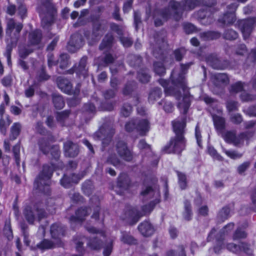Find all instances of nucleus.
<instances>
[{
    "instance_id": "37998d69",
    "label": "nucleus",
    "mask_w": 256,
    "mask_h": 256,
    "mask_svg": "<svg viewBox=\"0 0 256 256\" xmlns=\"http://www.w3.org/2000/svg\"><path fill=\"white\" fill-rule=\"evenodd\" d=\"M4 230L8 238V240L12 239V234L9 222H6V224Z\"/></svg>"
},
{
    "instance_id": "f03ea898",
    "label": "nucleus",
    "mask_w": 256,
    "mask_h": 256,
    "mask_svg": "<svg viewBox=\"0 0 256 256\" xmlns=\"http://www.w3.org/2000/svg\"><path fill=\"white\" fill-rule=\"evenodd\" d=\"M141 197L145 198H152L150 200L148 206H145L142 208V211L139 212L136 208H134L128 212V220L130 224H136L139 218L142 216L150 212L153 206L156 204L160 202V192L157 189H152L150 187H147L141 192Z\"/></svg>"
},
{
    "instance_id": "a878e982",
    "label": "nucleus",
    "mask_w": 256,
    "mask_h": 256,
    "mask_svg": "<svg viewBox=\"0 0 256 256\" xmlns=\"http://www.w3.org/2000/svg\"><path fill=\"white\" fill-rule=\"evenodd\" d=\"M113 38L111 34L107 35L103 40L100 48L101 50L110 47L112 42Z\"/></svg>"
},
{
    "instance_id": "13d9d810",
    "label": "nucleus",
    "mask_w": 256,
    "mask_h": 256,
    "mask_svg": "<svg viewBox=\"0 0 256 256\" xmlns=\"http://www.w3.org/2000/svg\"><path fill=\"white\" fill-rule=\"evenodd\" d=\"M120 41L123 46L125 47H128L132 44V41L130 38H121Z\"/></svg>"
},
{
    "instance_id": "e433bc0d",
    "label": "nucleus",
    "mask_w": 256,
    "mask_h": 256,
    "mask_svg": "<svg viewBox=\"0 0 256 256\" xmlns=\"http://www.w3.org/2000/svg\"><path fill=\"white\" fill-rule=\"evenodd\" d=\"M20 146L19 144L16 145L13 148V152L18 165L20 164Z\"/></svg>"
},
{
    "instance_id": "bb28decb",
    "label": "nucleus",
    "mask_w": 256,
    "mask_h": 256,
    "mask_svg": "<svg viewBox=\"0 0 256 256\" xmlns=\"http://www.w3.org/2000/svg\"><path fill=\"white\" fill-rule=\"evenodd\" d=\"M162 94L160 89L156 88L152 90L150 94L148 100L150 102H153L157 98H159Z\"/></svg>"
},
{
    "instance_id": "864d4df0",
    "label": "nucleus",
    "mask_w": 256,
    "mask_h": 256,
    "mask_svg": "<svg viewBox=\"0 0 256 256\" xmlns=\"http://www.w3.org/2000/svg\"><path fill=\"white\" fill-rule=\"evenodd\" d=\"M108 162L113 164L115 166H118L120 164V161L117 159L115 158V156H110L108 160Z\"/></svg>"
},
{
    "instance_id": "f8f14e48",
    "label": "nucleus",
    "mask_w": 256,
    "mask_h": 256,
    "mask_svg": "<svg viewBox=\"0 0 256 256\" xmlns=\"http://www.w3.org/2000/svg\"><path fill=\"white\" fill-rule=\"evenodd\" d=\"M117 151L121 158L126 161H130L132 158L131 152L128 150L123 142H120L117 145Z\"/></svg>"
},
{
    "instance_id": "c85d7f7f",
    "label": "nucleus",
    "mask_w": 256,
    "mask_h": 256,
    "mask_svg": "<svg viewBox=\"0 0 256 256\" xmlns=\"http://www.w3.org/2000/svg\"><path fill=\"white\" fill-rule=\"evenodd\" d=\"M24 214L27 220L30 223H32L34 220L33 212L30 207H27L24 210Z\"/></svg>"
},
{
    "instance_id": "a19ab883",
    "label": "nucleus",
    "mask_w": 256,
    "mask_h": 256,
    "mask_svg": "<svg viewBox=\"0 0 256 256\" xmlns=\"http://www.w3.org/2000/svg\"><path fill=\"white\" fill-rule=\"evenodd\" d=\"M138 78L142 82H147L149 81L150 77L146 72H139Z\"/></svg>"
},
{
    "instance_id": "c03bdc74",
    "label": "nucleus",
    "mask_w": 256,
    "mask_h": 256,
    "mask_svg": "<svg viewBox=\"0 0 256 256\" xmlns=\"http://www.w3.org/2000/svg\"><path fill=\"white\" fill-rule=\"evenodd\" d=\"M195 136L196 139V142L198 146L200 147L202 146L201 142V134L198 126H196L195 130Z\"/></svg>"
},
{
    "instance_id": "393cba45",
    "label": "nucleus",
    "mask_w": 256,
    "mask_h": 256,
    "mask_svg": "<svg viewBox=\"0 0 256 256\" xmlns=\"http://www.w3.org/2000/svg\"><path fill=\"white\" fill-rule=\"evenodd\" d=\"M52 100L54 105L56 108L61 109L64 106V101L60 95L54 94L53 95Z\"/></svg>"
},
{
    "instance_id": "4be33fe9",
    "label": "nucleus",
    "mask_w": 256,
    "mask_h": 256,
    "mask_svg": "<svg viewBox=\"0 0 256 256\" xmlns=\"http://www.w3.org/2000/svg\"><path fill=\"white\" fill-rule=\"evenodd\" d=\"M42 38V33L40 30H36L30 34V42L32 45H36L39 43Z\"/></svg>"
},
{
    "instance_id": "7ed1b4c3",
    "label": "nucleus",
    "mask_w": 256,
    "mask_h": 256,
    "mask_svg": "<svg viewBox=\"0 0 256 256\" xmlns=\"http://www.w3.org/2000/svg\"><path fill=\"white\" fill-rule=\"evenodd\" d=\"M213 120L216 128L218 132L222 136L224 140L227 142L232 143L234 145H238L242 143L244 140H246L250 136L245 133H242L238 136H236L234 132H224L225 126V121L224 119L218 116H213Z\"/></svg>"
},
{
    "instance_id": "052dcab7",
    "label": "nucleus",
    "mask_w": 256,
    "mask_h": 256,
    "mask_svg": "<svg viewBox=\"0 0 256 256\" xmlns=\"http://www.w3.org/2000/svg\"><path fill=\"white\" fill-rule=\"evenodd\" d=\"M11 50H12L11 48L9 46H8L6 52L4 54L5 56L7 58L8 64L10 66H11V61H10Z\"/></svg>"
},
{
    "instance_id": "de8ad7c7",
    "label": "nucleus",
    "mask_w": 256,
    "mask_h": 256,
    "mask_svg": "<svg viewBox=\"0 0 256 256\" xmlns=\"http://www.w3.org/2000/svg\"><path fill=\"white\" fill-rule=\"evenodd\" d=\"M184 53L185 50L184 48H181L180 49L176 50L174 52V55L176 60H180L182 59V56Z\"/></svg>"
},
{
    "instance_id": "69168bd1",
    "label": "nucleus",
    "mask_w": 256,
    "mask_h": 256,
    "mask_svg": "<svg viewBox=\"0 0 256 256\" xmlns=\"http://www.w3.org/2000/svg\"><path fill=\"white\" fill-rule=\"evenodd\" d=\"M227 248L228 250L234 252H236L239 249V246L234 244H230L228 245Z\"/></svg>"
},
{
    "instance_id": "49530a36",
    "label": "nucleus",
    "mask_w": 256,
    "mask_h": 256,
    "mask_svg": "<svg viewBox=\"0 0 256 256\" xmlns=\"http://www.w3.org/2000/svg\"><path fill=\"white\" fill-rule=\"evenodd\" d=\"M246 234L244 230H242L240 229H238L236 232L234 236V240L238 239L240 238H244L246 236Z\"/></svg>"
},
{
    "instance_id": "6e6d98bb",
    "label": "nucleus",
    "mask_w": 256,
    "mask_h": 256,
    "mask_svg": "<svg viewBox=\"0 0 256 256\" xmlns=\"http://www.w3.org/2000/svg\"><path fill=\"white\" fill-rule=\"evenodd\" d=\"M69 112L67 111H64L57 114V119L58 121H62L65 120L68 116Z\"/></svg>"
},
{
    "instance_id": "0eeeda50",
    "label": "nucleus",
    "mask_w": 256,
    "mask_h": 256,
    "mask_svg": "<svg viewBox=\"0 0 256 256\" xmlns=\"http://www.w3.org/2000/svg\"><path fill=\"white\" fill-rule=\"evenodd\" d=\"M198 2L196 0H186L185 4L182 6L178 2L172 1L170 3V7L171 10L169 9L166 10L162 13V18L164 20L168 18V16L174 14V16L175 18L176 14H178L182 10H188L193 9L197 4Z\"/></svg>"
},
{
    "instance_id": "72a5a7b5",
    "label": "nucleus",
    "mask_w": 256,
    "mask_h": 256,
    "mask_svg": "<svg viewBox=\"0 0 256 256\" xmlns=\"http://www.w3.org/2000/svg\"><path fill=\"white\" fill-rule=\"evenodd\" d=\"M237 37L238 34L232 30H227L224 34V38L228 40H234Z\"/></svg>"
},
{
    "instance_id": "9b49d317",
    "label": "nucleus",
    "mask_w": 256,
    "mask_h": 256,
    "mask_svg": "<svg viewBox=\"0 0 256 256\" xmlns=\"http://www.w3.org/2000/svg\"><path fill=\"white\" fill-rule=\"evenodd\" d=\"M256 24V18H250L247 20H241L239 22V26L243 34L244 39L247 38L253 28Z\"/></svg>"
},
{
    "instance_id": "b1692460",
    "label": "nucleus",
    "mask_w": 256,
    "mask_h": 256,
    "mask_svg": "<svg viewBox=\"0 0 256 256\" xmlns=\"http://www.w3.org/2000/svg\"><path fill=\"white\" fill-rule=\"evenodd\" d=\"M184 218L186 220H190L192 216V212L190 202L186 201L184 203V210L182 213Z\"/></svg>"
},
{
    "instance_id": "774afa93",
    "label": "nucleus",
    "mask_w": 256,
    "mask_h": 256,
    "mask_svg": "<svg viewBox=\"0 0 256 256\" xmlns=\"http://www.w3.org/2000/svg\"><path fill=\"white\" fill-rule=\"evenodd\" d=\"M246 52V46L244 44L240 45L236 50L238 54H244Z\"/></svg>"
},
{
    "instance_id": "4c0bfd02",
    "label": "nucleus",
    "mask_w": 256,
    "mask_h": 256,
    "mask_svg": "<svg viewBox=\"0 0 256 256\" xmlns=\"http://www.w3.org/2000/svg\"><path fill=\"white\" fill-rule=\"evenodd\" d=\"M215 77L218 82L222 83H227L228 81V76L224 74H218Z\"/></svg>"
},
{
    "instance_id": "5701e85b",
    "label": "nucleus",
    "mask_w": 256,
    "mask_h": 256,
    "mask_svg": "<svg viewBox=\"0 0 256 256\" xmlns=\"http://www.w3.org/2000/svg\"><path fill=\"white\" fill-rule=\"evenodd\" d=\"M86 58H82L80 60L78 66L76 70V73L78 74L82 75L84 77L86 76L87 73V69L86 68Z\"/></svg>"
},
{
    "instance_id": "0e129e2a",
    "label": "nucleus",
    "mask_w": 256,
    "mask_h": 256,
    "mask_svg": "<svg viewBox=\"0 0 256 256\" xmlns=\"http://www.w3.org/2000/svg\"><path fill=\"white\" fill-rule=\"evenodd\" d=\"M184 28L186 32L190 33L194 30L195 28L194 25L188 24L184 25Z\"/></svg>"
},
{
    "instance_id": "2eb2a0df",
    "label": "nucleus",
    "mask_w": 256,
    "mask_h": 256,
    "mask_svg": "<svg viewBox=\"0 0 256 256\" xmlns=\"http://www.w3.org/2000/svg\"><path fill=\"white\" fill-rule=\"evenodd\" d=\"M84 44L78 34L74 35L71 38V40L68 42V48L69 51L74 52L76 49L80 48Z\"/></svg>"
},
{
    "instance_id": "423d86ee",
    "label": "nucleus",
    "mask_w": 256,
    "mask_h": 256,
    "mask_svg": "<svg viewBox=\"0 0 256 256\" xmlns=\"http://www.w3.org/2000/svg\"><path fill=\"white\" fill-rule=\"evenodd\" d=\"M64 228L60 224H54L50 228V233L54 239L56 240V244L51 241L44 240L40 244H37V247L40 250H46L52 248L55 244L59 245V240L64 234Z\"/></svg>"
},
{
    "instance_id": "1a4fd4ad",
    "label": "nucleus",
    "mask_w": 256,
    "mask_h": 256,
    "mask_svg": "<svg viewBox=\"0 0 256 256\" xmlns=\"http://www.w3.org/2000/svg\"><path fill=\"white\" fill-rule=\"evenodd\" d=\"M92 234H96V236H92L88 242V246L92 250H97L100 248L102 244V240H98V238H106V235L102 230H98L94 228H86Z\"/></svg>"
},
{
    "instance_id": "bf43d9fd",
    "label": "nucleus",
    "mask_w": 256,
    "mask_h": 256,
    "mask_svg": "<svg viewBox=\"0 0 256 256\" xmlns=\"http://www.w3.org/2000/svg\"><path fill=\"white\" fill-rule=\"evenodd\" d=\"M250 162H245L238 167V170L239 173L242 174L248 167Z\"/></svg>"
},
{
    "instance_id": "c9c22d12",
    "label": "nucleus",
    "mask_w": 256,
    "mask_h": 256,
    "mask_svg": "<svg viewBox=\"0 0 256 256\" xmlns=\"http://www.w3.org/2000/svg\"><path fill=\"white\" fill-rule=\"evenodd\" d=\"M208 152L209 154L212 156L214 158L218 160H222V158L219 155L216 150L212 147L208 148Z\"/></svg>"
},
{
    "instance_id": "09e8293b",
    "label": "nucleus",
    "mask_w": 256,
    "mask_h": 256,
    "mask_svg": "<svg viewBox=\"0 0 256 256\" xmlns=\"http://www.w3.org/2000/svg\"><path fill=\"white\" fill-rule=\"evenodd\" d=\"M234 228V224L232 223L228 224L220 232V236L222 234H228Z\"/></svg>"
},
{
    "instance_id": "3c124183",
    "label": "nucleus",
    "mask_w": 256,
    "mask_h": 256,
    "mask_svg": "<svg viewBox=\"0 0 256 256\" xmlns=\"http://www.w3.org/2000/svg\"><path fill=\"white\" fill-rule=\"evenodd\" d=\"M32 52V50H27L24 48H20L19 50V54L21 58H24Z\"/></svg>"
},
{
    "instance_id": "79ce46f5",
    "label": "nucleus",
    "mask_w": 256,
    "mask_h": 256,
    "mask_svg": "<svg viewBox=\"0 0 256 256\" xmlns=\"http://www.w3.org/2000/svg\"><path fill=\"white\" fill-rule=\"evenodd\" d=\"M122 241L124 243L130 244L134 243V240L128 234L126 233H124L122 234Z\"/></svg>"
},
{
    "instance_id": "473e14b6",
    "label": "nucleus",
    "mask_w": 256,
    "mask_h": 256,
    "mask_svg": "<svg viewBox=\"0 0 256 256\" xmlns=\"http://www.w3.org/2000/svg\"><path fill=\"white\" fill-rule=\"evenodd\" d=\"M179 184L182 189H184L186 186V176L180 172H178Z\"/></svg>"
},
{
    "instance_id": "39448f33",
    "label": "nucleus",
    "mask_w": 256,
    "mask_h": 256,
    "mask_svg": "<svg viewBox=\"0 0 256 256\" xmlns=\"http://www.w3.org/2000/svg\"><path fill=\"white\" fill-rule=\"evenodd\" d=\"M52 0H40L42 6L38 8L42 18V24L44 28L50 26L54 21L55 9Z\"/></svg>"
},
{
    "instance_id": "cd10ccee",
    "label": "nucleus",
    "mask_w": 256,
    "mask_h": 256,
    "mask_svg": "<svg viewBox=\"0 0 256 256\" xmlns=\"http://www.w3.org/2000/svg\"><path fill=\"white\" fill-rule=\"evenodd\" d=\"M154 70L155 72L160 76L165 73V68L163 64L160 62H156L154 64Z\"/></svg>"
},
{
    "instance_id": "20e7f679",
    "label": "nucleus",
    "mask_w": 256,
    "mask_h": 256,
    "mask_svg": "<svg viewBox=\"0 0 256 256\" xmlns=\"http://www.w3.org/2000/svg\"><path fill=\"white\" fill-rule=\"evenodd\" d=\"M174 130L176 134V138L171 140L166 152H172L180 153L185 148V140L182 136L186 126L184 119L176 120L172 122Z\"/></svg>"
},
{
    "instance_id": "58836bf2",
    "label": "nucleus",
    "mask_w": 256,
    "mask_h": 256,
    "mask_svg": "<svg viewBox=\"0 0 256 256\" xmlns=\"http://www.w3.org/2000/svg\"><path fill=\"white\" fill-rule=\"evenodd\" d=\"M244 86L241 82H238L232 85L231 88L230 92H238L242 90Z\"/></svg>"
},
{
    "instance_id": "6ab92c4d",
    "label": "nucleus",
    "mask_w": 256,
    "mask_h": 256,
    "mask_svg": "<svg viewBox=\"0 0 256 256\" xmlns=\"http://www.w3.org/2000/svg\"><path fill=\"white\" fill-rule=\"evenodd\" d=\"M88 214L87 208L78 209L76 213V216H72L70 221L71 222H80L84 220V217L88 215Z\"/></svg>"
},
{
    "instance_id": "dca6fc26",
    "label": "nucleus",
    "mask_w": 256,
    "mask_h": 256,
    "mask_svg": "<svg viewBox=\"0 0 256 256\" xmlns=\"http://www.w3.org/2000/svg\"><path fill=\"white\" fill-rule=\"evenodd\" d=\"M64 149L66 155L68 156L74 157L78 152V146L70 141H68L64 144Z\"/></svg>"
},
{
    "instance_id": "4468645a",
    "label": "nucleus",
    "mask_w": 256,
    "mask_h": 256,
    "mask_svg": "<svg viewBox=\"0 0 256 256\" xmlns=\"http://www.w3.org/2000/svg\"><path fill=\"white\" fill-rule=\"evenodd\" d=\"M236 4H232L228 6L230 11L224 14L222 22L226 24H231L233 23L236 20V16L234 12L237 8Z\"/></svg>"
},
{
    "instance_id": "c756f323",
    "label": "nucleus",
    "mask_w": 256,
    "mask_h": 256,
    "mask_svg": "<svg viewBox=\"0 0 256 256\" xmlns=\"http://www.w3.org/2000/svg\"><path fill=\"white\" fill-rule=\"evenodd\" d=\"M20 130V125L19 124H14L11 129V137L14 140L18 136Z\"/></svg>"
},
{
    "instance_id": "8fccbe9b",
    "label": "nucleus",
    "mask_w": 256,
    "mask_h": 256,
    "mask_svg": "<svg viewBox=\"0 0 256 256\" xmlns=\"http://www.w3.org/2000/svg\"><path fill=\"white\" fill-rule=\"evenodd\" d=\"M132 110V108L130 106L126 105L122 109V114L124 116H128Z\"/></svg>"
},
{
    "instance_id": "9d476101",
    "label": "nucleus",
    "mask_w": 256,
    "mask_h": 256,
    "mask_svg": "<svg viewBox=\"0 0 256 256\" xmlns=\"http://www.w3.org/2000/svg\"><path fill=\"white\" fill-rule=\"evenodd\" d=\"M54 170V166L52 165L51 166L48 165L44 166L42 172L35 181V183L37 184L38 187L39 188H40L41 186L49 184V180Z\"/></svg>"
},
{
    "instance_id": "f3484780",
    "label": "nucleus",
    "mask_w": 256,
    "mask_h": 256,
    "mask_svg": "<svg viewBox=\"0 0 256 256\" xmlns=\"http://www.w3.org/2000/svg\"><path fill=\"white\" fill-rule=\"evenodd\" d=\"M22 28V24L20 23L16 24L13 20H8L7 24V28L6 30V36H11L12 31L15 29L16 33L14 34L16 36L20 32Z\"/></svg>"
},
{
    "instance_id": "a211bd4d",
    "label": "nucleus",
    "mask_w": 256,
    "mask_h": 256,
    "mask_svg": "<svg viewBox=\"0 0 256 256\" xmlns=\"http://www.w3.org/2000/svg\"><path fill=\"white\" fill-rule=\"evenodd\" d=\"M138 230L141 234L146 236L152 235L154 232V228L148 222L141 223L138 226Z\"/></svg>"
},
{
    "instance_id": "ea45409f",
    "label": "nucleus",
    "mask_w": 256,
    "mask_h": 256,
    "mask_svg": "<svg viewBox=\"0 0 256 256\" xmlns=\"http://www.w3.org/2000/svg\"><path fill=\"white\" fill-rule=\"evenodd\" d=\"M108 244L104 248V256H109L112 251V240L108 241Z\"/></svg>"
},
{
    "instance_id": "6e6552de",
    "label": "nucleus",
    "mask_w": 256,
    "mask_h": 256,
    "mask_svg": "<svg viewBox=\"0 0 256 256\" xmlns=\"http://www.w3.org/2000/svg\"><path fill=\"white\" fill-rule=\"evenodd\" d=\"M149 128V123L146 120H132L126 124V129L127 131L130 132L136 129L142 135L147 132Z\"/></svg>"
},
{
    "instance_id": "aec40b11",
    "label": "nucleus",
    "mask_w": 256,
    "mask_h": 256,
    "mask_svg": "<svg viewBox=\"0 0 256 256\" xmlns=\"http://www.w3.org/2000/svg\"><path fill=\"white\" fill-rule=\"evenodd\" d=\"M58 86L63 92L69 94L72 90V84L70 82L66 79H62L59 78L58 79Z\"/></svg>"
},
{
    "instance_id": "e2e57ef3",
    "label": "nucleus",
    "mask_w": 256,
    "mask_h": 256,
    "mask_svg": "<svg viewBox=\"0 0 256 256\" xmlns=\"http://www.w3.org/2000/svg\"><path fill=\"white\" fill-rule=\"evenodd\" d=\"M174 108L173 106L170 102H166L164 106V109L167 112H170Z\"/></svg>"
},
{
    "instance_id": "4d7b16f0",
    "label": "nucleus",
    "mask_w": 256,
    "mask_h": 256,
    "mask_svg": "<svg viewBox=\"0 0 256 256\" xmlns=\"http://www.w3.org/2000/svg\"><path fill=\"white\" fill-rule=\"evenodd\" d=\"M132 2V0H126L124 4V12H128L131 9V6Z\"/></svg>"
},
{
    "instance_id": "ddd939ff",
    "label": "nucleus",
    "mask_w": 256,
    "mask_h": 256,
    "mask_svg": "<svg viewBox=\"0 0 256 256\" xmlns=\"http://www.w3.org/2000/svg\"><path fill=\"white\" fill-rule=\"evenodd\" d=\"M4 104H2L0 106V115L1 118L0 119V132L5 134L6 129L10 124L11 122L8 116H4Z\"/></svg>"
},
{
    "instance_id": "5fc2aeb1",
    "label": "nucleus",
    "mask_w": 256,
    "mask_h": 256,
    "mask_svg": "<svg viewBox=\"0 0 256 256\" xmlns=\"http://www.w3.org/2000/svg\"><path fill=\"white\" fill-rule=\"evenodd\" d=\"M68 56L66 54H62L60 56V66L62 68H64L68 64L67 60H67Z\"/></svg>"
},
{
    "instance_id": "412c9836",
    "label": "nucleus",
    "mask_w": 256,
    "mask_h": 256,
    "mask_svg": "<svg viewBox=\"0 0 256 256\" xmlns=\"http://www.w3.org/2000/svg\"><path fill=\"white\" fill-rule=\"evenodd\" d=\"M81 178L78 177L77 175L73 174L72 178H70L64 176L60 180L61 184L64 188H68L71 183H77Z\"/></svg>"
},
{
    "instance_id": "680f3d73",
    "label": "nucleus",
    "mask_w": 256,
    "mask_h": 256,
    "mask_svg": "<svg viewBox=\"0 0 256 256\" xmlns=\"http://www.w3.org/2000/svg\"><path fill=\"white\" fill-rule=\"evenodd\" d=\"M232 121L236 124H239L242 121V118L240 114H236L231 118Z\"/></svg>"
},
{
    "instance_id": "f257e3e1",
    "label": "nucleus",
    "mask_w": 256,
    "mask_h": 256,
    "mask_svg": "<svg viewBox=\"0 0 256 256\" xmlns=\"http://www.w3.org/2000/svg\"><path fill=\"white\" fill-rule=\"evenodd\" d=\"M190 64L181 66V71L178 76L175 71L172 74V88L168 87L169 82L163 79L159 80L160 84L164 88L166 94H174L179 102L178 107L180 112L186 114L190 106V97L189 95L188 90L187 88L185 80L184 74Z\"/></svg>"
},
{
    "instance_id": "7c9ffc66",
    "label": "nucleus",
    "mask_w": 256,
    "mask_h": 256,
    "mask_svg": "<svg viewBox=\"0 0 256 256\" xmlns=\"http://www.w3.org/2000/svg\"><path fill=\"white\" fill-rule=\"evenodd\" d=\"M230 213V208H224L219 212L218 218L223 221L228 218Z\"/></svg>"
},
{
    "instance_id": "2f4dec72",
    "label": "nucleus",
    "mask_w": 256,
    "mask_h": 256,
    "mask_svg": "<svg viewBox=\"0 0 256 256\" xmlns=\"http://www.w3.org/2000/svg\"><path fill=\"white\" fill-rule=\"evenodd\" d=\"M40 148V150L44 154L48 153L50 148V145L48 143V142L44 140H40L39 142Z\"/></svg>"
},
{
    "instance_id": "338daca9",
    "label": "nucleus",
    "mask_w": 256,
    "mask_h": 256,
    "mask_svg": "<svg viewBox=\"0 0 256 256\" xmlns=\"http://www.w3.org/2000/svg\"><path fill=\"white\" fill-rule=\"evenodd\" d=\"M241 99L243 101H249L252 100L250 96L245 92H243L240 95Z\"/></svg>"
},
{
    "instance_id": "a18cd8bd",
    "label": "nucleus",
    "mask_w": 256,
    "mask_h": 256,
    "mask_svg": "<svg viewBox=\"0 0 256 256\" xmlns=\"http://www.w3.org/2000/svg\"><path fill=\"white\" fill-rule=\"evenodd\" d=\"M228 111H232L236 110L238 107V104L234 101H229L226 105Z\"/></svg>"
},
{
    "instance_id": "603ef678",
    "label": "nucleus",
    "mask_w": 256,
    "mask_h": 256,
    "mask_svg": "<svg viewBox=\"0 0 256 256\" xmlns=\"http://www.w3.org/2000/svg\"><path fill=\"white\" fill-rule=\"evenodd\" d=\"M18 13L20 16L23 18L26 13V6L23 4H20L18 8Z\"/></svg>"
},
{
    "instance_id": "f704fd0d",
    "label": "nucleus",
    "mask_w": 256,
    "mask_h": 256,
    "mask_svg": "<svg viewBox=\"0 0 256 256\" xmlns=\"http://www.w3.org/2000/svg\"><path fill=\"white\" fill-rule=\"evenodd\" d=\"M224 152L228 157L232 159L240 158L242 156V154L234 150H224Z\"/></svg>"
}]
</instances>
